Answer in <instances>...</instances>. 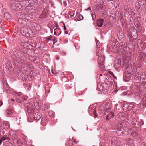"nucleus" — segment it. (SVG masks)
<instances>
[{
    "instance_id": "nucleus-38",
    "label": "nucleus",
    "mask_w": 146,
    "mask_h": 146,
    "mask_svg": "<svg viewBox=\"0 0 146 146\" xmlns=\"http://www.w3.org/2000/svg\"><path fill=\"white\" fill-rule=\"evenodd\" d=\"M143 104V103H142L139 104L137 106V108L140 109L143 108L144 107V106Z\"/></svg>"
},
{
    "instance_id": "nucleus-56",
    "label": "nucleus",
    "mask_w": 146,
    "mask_h": 146,
    "mask_svg": "<svg viewBox=\"0 0 146 146\" xmlns=\"http://www.w3.org/2000/svg\"><path fill=\"white\" fill-rule=\"evenodd\" d=\"M15 100L18 103H20L21 102V100L17 98H15Z\"/></svg>"
},
{
    "instance_id": "nucleus-24",
    "label": "nucleus",
    "mask_w": 146,
    "mask_h": 146,
    "mask_svg": "<svg viewBox=\"0 0 146 146\" xmlns=\"http://www.w3.org/2000/svg\"><path fill=\"white\" fill-rule=\"evenodd\" d=\"M145 56V54L142 52H140L139 53L138 58L141 61L143 60Z\"/></svg>"
},
{
    "instance_id": "nucleus-32",
    "label": "nucleus",
    "mask_w": 146,
    "mask_h": 146,
    "mask_svg": "<svg viewBox=\"0 0 146 146\" xmlns=\"http://www.w3.org/2000/svg\"><path fill=\"white\" fill-rule=\"evenodd\" d=\"M115 65L116 68H119L121 65V64L119 62V61L118 60L117 61H115Z\"/></svg>"
},
{
    "instance_id": "nucleus-12",
    "label": "nucleus",
    "mask_w": 146,
    "mask_h": 146,
    "mask_svg": "<svg viewBox=\"0 0 146 146\" xmlns=\"http://www.w3.org/2000/svg\"><path fill=\"white\" fill-rule=\"evenodd\" d=\"M13 4L14 6L13 7V8L14 10L17 11L21 10V6L19 3L18 2H15Z\"/></svg>"
},
{
    "instance_id": "nucleus-6",
    "label": "nucleus",
    "mask_w": 146,
    "mask_h": 146,
    "mask_svg": "<svg viewBox=\"0 0 146 146\" xmlns=\"http://www.w3.org/2000/svg\"><path fill=\"white\" fill-rule=\"evenodd\" d=\"M131 35L132 38L135 40L137 38L138 33L137 30L135 29H132L131 31Z\"/></svg>"
},
{
    "instance_id": "nucleus-27",
    "label": "nucleus",
    "mask_w": 146,
    "mask_h": 146,
    "mask_svg": "<svg viewBox=\"0 0 146 146\" xmlns=\"http://www.w3.org/2000/svg\"><path fill=\"white\" fill-rule=\"evenodd\" d=\"M4 86H5V92L8 93H11V91L9 89L10 87L7 84H5Z\"/></svg>"
},
{
    "instance_id": "nucleus-49",
    "label": "nucleus",
    "mask_w": 146,
    "mask_h": 146,
    "mask_svg": "<svg viewBox=\"0 0 146 146\" xmlns=\"http://www.w3.org/2000/svg\"><path fill=\"white\" fill-rule=\"evenodd\" d=\"M58 30H59V29L57 27H56V28L54 29V34L55 35H56L57 33L56 31H57Z\"/></svg>"
},
{
    "instance_id": "nucleus-19",
    "label": "nucleus",
    "mask_w": 146,
    "mask_h": 146,
    "mask_svg": "<svg viewBox=\"0 0 146 146\" xmlns=\"http://www.w3.org/2000/svg\"><path fill=\"white\" fill-rule=\"evenodd\" d=\"M128 133H129L130 135L133 136H136L138 134V133L134 129L132 128L130 129Z\"/></svg>"
},
{
    "instance_id": "nucleus-10",
    "label": "nucleus",
    "mask_w": 146,
    "mask_h": 146,
    "mask_svg": "<svg viewBox=\"0 0 146 146\" xmlns=\"http://www.w3.org/2000/svg\"><path fill=\"white\" fill-rule=\"evenodd\" d=\"M29 59L31 62L35 63H38L40 62L39 58L37 57L30 56L29 57Z\"/></svg>"
},
{
    "instance_id": "nucleus-26",
    "label": "nucleus",
    "mask_w": 146,
    "mask_h": 146,
    "mask_svg": "<svg viewBox=\"0 0 146 146\" xmlns=\"http://www.w3.org/2000/svg\"><path fill=\"white\" fill-rule=\"evenodd\" d=\"M121 50L123 51L122 53L123 54H125L126 53V51H127V45L124 44V46L123 47L121 48Z\"/></svg>"
},
{
    "instance_id": "nucleus-7",
    "label": "nucleus",
    "mask_w": 146,
    "mask_h": 146,
    "mask_svg": "<svg viewBox=\"0 0 146 146\" xmlns=\"http://www.w3.org/2000/svg\"><path fill=\"white\" fill-rule=\"evenodd\" d=\"M27 106V112L29 113V115H31L32 113L34 111V108L33 104H29V105Z\"/></svg>"
},
{
    "instance_id": "nucleus-36",
    "label": "nucleus",
    "mask_w": 146,
    "mask_h": 146,
    "mask_svg": "<svg viewBox=\"0 0 146 146\" xmlns=\"http://www.w3.org/2000/svg\"><path fill=\"white\" fill-rule=\"evenodd\" d=\"M48 115L50 117H54L55 116V113L53 111H50L48 113Z\"/></svg>"
},
{
    "instance_id": "nucleus-45",
    "label": "nucleus",
    "mask_w": 146,
    "mask_h": 146,
    "mask_svg": "<svg viewBox=\"0 0 146 146\" xmlns=\"http://www.w3.org/2000/svg\"><path fill=\"white\" fill-rule=\"evenodd\" d=\"M21 99L24 101H26L28 98V97L26 96H23L21 97Z\"/></svg>"
},
{
    "instance_id": "nucleus-52",
    "label": "nucleus",
    "mask_w": 146,
    "mask_h": 146,
    "mask_svg": "<svg viewBox=\"0 0 146 146\" xmlns=\"http://www.w3.org/2000/svg\"><path fill=\"white\" fill-rule=\"evenodd\" d=\"M92 111H93V114L94 115L95 117H96L97 116V115L96 114V111L94 110V109L92 110Z\"/></svg>"
},
{
    "instance_id": "nucleus-50",
    "label": "nucleus",
    "mask_w": 146,
    "mask_h": 146,
    "mask_svg": "<svg viewBox=\"0 0 146 146\" xmlns=\"http://www.w3.org/2000/svg\"><path fill=\"white\" fill-rule=\"evenodd\" d=\"M52 41L53 42V44H54L55 43H56L57 42V38H55L53 39H52Z\"/></svg>"
},
{
    "instance_id": "nucleus-11",
    "label": "nucleus",
    "mask_w": 146,
    "mask_h": 146,
    "mask_svg": "<svg viewBox=\"0 0 146 146\" xmlns=\"http://www.w3.org/2000/svg\"><path fill=\"white\" fill-rule=\"evenodd\" d=\"M99 58L98 59V63L99 65L102 66H103L104 64V57L103 56H102L100 57L99 55H98Z\"/></svg>"
},
{
    "instance_id": "nucleus-9",
    "label": "nucleus",
    "mask_w": 146,
    "mask_h": 146,
    "mask_svg": "<svg viewBox=\"0 0 146 146\" xmlns=\"http://www.w3.org/2000/svg\"><path fill=\"white\" fill-rule=\"evenodd\" d=\"M20 31L23 36H28L30 34L29 33V30L27 28H21Z\"/></svg>"
},
{
    "instance_id": "nucleus-16",
    "label": "nucleus",
    "mask_w": 146,
    "mask_h": 146,
    "mask_svg": "<svg viewBox=\"0 0 146 146\" xmlns=\"http://www.w3.org/2000/svg\"><path fill=\"white\" fill-rule=\"evenodd\" d=\"M25 10L26 12L28 13H33L34 12V9L33 8V6H29L26 7Z\"/></svg>"
},
{
    "instance_id": "nucleus-13",
    "label": "nucleus",
    "mask_w": 146,
    "mask_h": 146,
    "mask_svg": "<svg viewBox=\"0 0 146 146\" xmlns=\"http://www.w3.org/2000/svg\"><path fill=\"white\" fill-rule=\"evenodd\" d=\"M133 104L128 102H125L123 105V107L125 108L128 110H130L133 107Z\"/></svg>"
},
{
    "instance_id": "nucleus-53",
    "label": "nucleus",
    "mask_w": 146,
    "mask_h": 146,
    "mask_svg": "<svg viewBox=\"0 0 146 146\" xmlns=\"http://www.w3.org/2000/svg\"><path fill=\"white\" fill-rule=\"evenodd\" d=\"M94 13V14H93V13L91 14L92 17V18L93 20H94L95 19H96V16L95 14V13Z\"/></svg>"
},
{
    "instance_id": "nucleus-29",
    "label": "nucleus",
    "mask_w": 146,
    "mask_h": 146,
    "mask_svg": "<svg viewBox=\"0 0 146 146\" xmlns=\"http://www.w3.org/2000/svg\"><path fill=\"white\" fill-rule=\"evenodd\" d=\"M124 9L125 10V13L126 15H128L129 13V10L128 7L127 5H125L124 6Z\"/></svg>"
},
{
    "instance_id": "nucleus-43",
    "label": "nucleus",
    "mask_w": 146,
    "mask_h": 146,
    "mask_svg": "<svg viewBox=\"0 0 146 146\" xmlns=\"http://www.w3.org/2000/svg\"><path fill=\"white\" fill-rule=\"evenodd\" d=\"M5 145V146H13L12 144L9 141H6Z\"/></svg>"
},
{
    "instance_id": "nucleus-62",
    "label": "nucleus",
    "mask_w": 146,
    "mask_h": 146,
    "mask_svg": "<svg viewBox=\"0 0 146 146\" xmlns=\"http://www.w3.org/2000/svg\"><path fill=\"white\" fill-rule=\"evenodd\" d=\"M3 102L2 101L0 100V107L2 105Z\"/></svg>"
},
{
    "instance_id": "nucleus-15",
    "label": "nucleus",
    "mask_w": 146,
    "mask_h": 146,
    "mask_svg": "<svg viewBox=\"0 0 146 146\" xmlns=\"http://www.w3.org/2000/svg\"><path fill=\"white\" fill-rule=\"evenodd\" d=\"M47 123V121L45 118H42L41 119V124L42 126H43V127H41V129L42 130H44L45 129L44 126L46 125Z\"/></svg>"
},
{
    "instance_id": "nucleus-57",
    "label": "nucleus",
    "mask_w": 146,
    "mask_h": 146,
    "mask_svg": "<svg viewBox=\"0 0 146 146\" xmlns=\"http://www.w3.org/2000/svg\"><path fill=\"white\" fill-rule=\"evenodd\" d=\"M4 134L3 131V130H0V135H1Z\"/></svg>"
},
{
    "instance_id": "nucleus-39",
    "label": "nucleus",
    "mask_w": 146,
    "mask_h": 146,
    "mask_svg": "<svg viewBox=\"0 0 146 146\" xmlns=\"http://www.w3.org/2000/svg\"><path fill=\"white\" fill-rule=\"evenodd\" d=\"M13 94L18 96H21L22 95V93L20 92H13Z\"/></svg>"
},
{
    "instance_id": "nucleus-30",
    "label": "nucleus",
    "mask_w": 146,
    "mask_h": 146,
    "mask_svg": "<svg viewBox=\"0 0 146 146\" xmlns=\"http://www.w3.org/2000/svg\"><path fill=\"white\" fill-rule=\"evenodd\" d=\"M132 124L135 127L137 126V127L139 125L138 122L135 119H133V120Z\"/></svg>"
},
{
    "instance_id": "nucleus-64",
    "label": "nucleus",
    "mask_w": 146,
    "mask_h": 146,
    "mask_svg": "<svg viewBox=\"0 0 146 146\" xmlns=\"http://www.w3.org/2000/svg\"><path fill=\"white\" fill-rule=\"evenodd\" d=\"M64 29L65 30H66V27H65V24H64Z\"/></svg>"
},
{
    "instance_id": "nucleus-41",
    "label": "nucleus",
    "mask_w": 146,
    "mask_h": 146,
    "mask_svg": "<svg viewBox=\"0 0 146 146\" xmlns=\"http://www.w3.org/2000/svg\"><path fill=\"white\" fill-rule=\"evenodd\" d=\"M97 89L98 91L101 90H102L103 87L100 84H99L97 85Z\"/></svg>"
},
{
    "instance_id": "nucleus-28",
    "label": "nucleus",
    "mask_w": 146,
    "mask_h": 146,
    "mask_svg": "<svg viewBox=\"0 0 146 146\" xmlns=\"http://www.w3.org/2000/svg\"><path fill=\"white\" fill-rule=\"evenodd\" d=\"M16 131H11L10 133V137L13 138L15 137L16 135Z\"/></svg>"
},
{
    "instance_id": "nucleus-59",
    "label": "nucleus",
    "mask_w": 146,
    "mask_h": 146,
    "mask_svg": "<svg viewBox=\"0 0 146 146\" xmlns=\"http://www.w3.org/2000/svg\"><path fill=\"white\" fill-rule=\"evenodd\" d=\"M123 42H121L119 44V47H121V46H123Z\"/></svg>"
},
{
    "instance_id": "nucleus-61",
    "label": "nucleus",
    "mask_w": 146,
    "mask_h": 146,
    "mask_svg": "<svg viewBox=\"0 0 146 146\" xmlns=\"http://www.w3.org/2000/svg\"><path fill=\"white\" fill-rule=\"evenodd\" d=\"M91 10V8L90 7H89V8H88L87 9H85V10Z\"/></svg>"
},
{
    "instance_id": "nucleus-47",
    "label": "nucleus",
    "mask_w": 146,
    "mask_h": 146,
    "mask_svg": "<svg viewBox=\"0 0 146 146\" xmlns=\"http://www.w3.org/2000/svg\"><path fill=\"white\" fill-rule=\"evenodd\" d=\"M71 141L73 142L74 143L76 144H77L78 142V141H76V139L73 138H72Z\"/></svg>"
},
{
    "instance_id": "nucleus-18",
    "label": "nucleus",
    "mask_w": 146,
    "mask_h": 146,
    "mask_svg": "<svg viewBox=\"0 0 146 146\" xmlns=\"http://www.w3.org/2000/svg\"><path fill=\"white\" fill-rule=\"evenodd\" d=\"M76 15L75 16V17L74 18V20H76L78 21H80L82 20L83 18V16L81 14H80L78 13H78L77 12H76Z\"/></svg>"
},
{
    "instance_id": "nucleus-22",
    "label": "nucleus",
    "mask_w": 146,
    "mask_h": 146,
    "mask_svg": "<svg viewBox=\"0 0 146 146\" xmlns=\"http://www.w3.org/2000/svg\"><path fill=\"white\" fill-rule=\"evenodd\" d=\"M126 143L128 146H135L133 143V140L131 139H128L126 140Z\"/></svg>"
},
{
    "instance_id": "nucleus-46",
    "label": "nucleus",
    "mask_w": 146,
    "mask_h": 146,
    "mask_svg": "<svg viewBox=\"0 0 146 146\" xmlns=\"http://www.w3.org/2000/svg\"><path fill=\"white\" fill-rule=\"evenodd\" d=\"M110 105L108 106L107 105L106 106V108L107 109H108V110L109 111H110V110H111V106L110 105V104H109Z\"/></svg>"
},
{
    "instance_id": "nucleus-42",
    "label": "nucleus",
    "mask_w": 146,
    "mask_h": 146,
    "mask_svg": "<svg viewBox=\"0 0 146 146\" xmlns=\"http://www.w3.org/2000/svg\"><path fill=\"white\" fill-rule=\"evenodd\" d=\"M27 142L25 139H23L22 141V145L21 146H27L26 144Z\"/></svg>"
},
{
    "instance_id": "nucleus-21",
    "label": "nucleus",
    "mask_w": 146,
    "mask_h": 146,
    "mask_svg": "<svg viewBox=\"0 0 146 146\" xmlns=\"http://www.w3.org/2000/svg\"><path fill=\"white\" fill-rule=\"evenodd\" d=\"M96 22L98 26L99 27H101L103 25L104 20L101 19H99L97 20Z\"/></svg>"
},
{
    "instance_id": "nucleus-25",
    "label": "nucleus",
    "mask_w": 146,
    "mask_h": 146,
    "mask_svg": "<svg viewBox=\"0 0 146 146\" xmlns=\"http://www.w3.org/2000/svg\"><path fill=\"white\" fill-rule=\"evenodd\" d=\"M34 104L36 107H39L40 106L38 98H36L34 99Z\"/></svg>"
},
{
    "instance_id": "nucleus-37",
    "label": "nucleus",
    "mask_w": 146,
    "mask_h": 146,
    "mask_svg": "<svg viewBox=\"0 0 146 146\" xmlns=\"http://www.w3.org/2000/svg\"><path fill=\"white\" fill-rule=\"evenodd\" d=\"M3 126L6 129H8L10 127L9 124L8 122L4 123L3 124Z\"/></svg>"
},
{
    "instance_id": "nucleus-31",
    "label": "nucleus",
    "mask_w": 146,
    "mask_h": 146,
    "mask_svg": "<svg viewBox=\"0 0 146 146\" xmlns=\"http://www.w3.org/2000/svg\"><path fill=\"white\" fill-rule=\"evenodd\" d=\"M13 112V110L10 108L8 109L6 111V114L8 115H10Z\"/></svg>"
},
{
    "instance_id": "nucleus-14",
    "label": "nucleus",
    "mask_w": 146,
    "mask_h": 146,
    "mask_svg": "<svg viewBox=\"0 0 146 146\" xmlns=\"http://www.w3.org/2000/svg\"><path fill=\"white\" fill-rule=\"evenodd\" d=\"M48 14V11L47 9H44L41 14L39 18L43 19L46 17Z\"/></svg>"
},
{
    "instance_id": "nucleus-2",
    "label": "nucleus",
    "mask_w": 146,
    "mask_h": 146,
    "mask_svg": "<svg viewBox=\"0 0 146 146\" xmlns=\"http://www.w3.org/2000/svg\"><path fill=\"white\" fill-rule=\"evenodd\" d=\"M18 15L19 16V19H18V21L19 23L21 22L22 23H25V22H26L28 23L29 21V20L28 19L27 15L23 13H19Z\"/></svg>"
},
{
    "instance_id": "nucleus-4",
    "label": "nucleus",
    "mask_w": 146,
    "mask_h": 146,
    "mask_svg": "<svg viewBox=\"0 0 146 146\" xmlns=\"http://www.w3.org/2000/svg\"><path fill=\"white\" fill-rule=\"evenodd\" d=\"M140 82L143 84L145 88L146 87V74L144 72L142 73L140 76Z\"/></svg>"
},
{
    "instance_id": "nucleus-35",
    "label": "nucleus",
    "mask_w": 146,
    "mask_h": 146,
    "mask_svg": "<svg viewBox=\"0 0 146 146\" xmlns=\"http://www.w3.org/2000/svg\"><path fill=\"white\" fill-rule=\"evenodd\" d=\"M53 38V37L52 36L50 35L47 37L45 38L46 40V41L48 42L49 40L52 41Z\"/></svg>"
},
{
    "instance_id": "nucleus-34",
    "label": "nucleus",
    "mask_w": 146,
    "mask_h": 146,
    "mask_svg": "<svg viewBox=\"0 0 146 146\" xmlns=\"http://www.w3.org/2000/svg\"><path fill=\"white\" fill-rule=\"evenodd\" d=\"M9 139L10 138L9 136L5 135L3 136L0 140L2 142V141L3 140H9Z\"/></svg>"
},
{
    "instance_id": "nucleus-51",
    "label": "nucleus",
    "mask_w": 146,
    "mask_h": 146,
    "mask_svg": "<svg viewBox=\"0 0 146 146\" xmlns=\"http://www.w3.org/2000/svg\"><path fill=\"white\" fill-rule=\"evenodd\" d=\"M5 15L6 16H7V18L8 19L10 18V17H11V15H10L8 13H7L5 14Z\"/></svg>"
},
{
    "instance_id": "nucleus-54",
    "label": "nucleus",
    "mask_w": 146,
    "mask_h": 146,
    "mask_svg": "<svg viewBox=\"0 0 146 146\" xmlns=\"http://www.w3.org/2000/svg\"><path fill=\"white\" fill-rule=\"evenodd\" d=\"M124 115V113L123 112H120L119 113L118 116L119 117H122Z\"/></svg>"
},
{
    "instance_id": "nucleus-58",
    "label": "nucleus",
    "mask_w": 146,
    "mask_h": 146,
    "mask_svg": "<svg viewBox=\"0 0 146 146\" xmlns=\"http://www.w3.org/2000/svg\"><path fill=\"white\" fill-rule=\"evenodd\" d=\"M109 74L110 75L112 76H114V74L112 72H111V71H109Z\"/></svg>"
},
{
    "instance_id": "nucleus-8",
    "label": "nucleus",
    "mask_w": 146,
    "mask_h": 146,
    "mask_svg": "<svg viewBox=\"0 0 146 146\" xmlns=\"http://www.w3.org/2000/svg\"><path fill=\"white\" fill-rule=\"evenodd\" d=\"M131 73L128 72V71H127V72L125 71L123 78V80L125 82L128 81L131 78Z\"/></svg>"
},
{
    "instance_id": "nucleus-17",
    "label": "nucleus",
    "mask_w": 146,
    "mask_h": 146,
    "mask_svg": "<svg viewBox=\"0 0 146 146\" xmlns=\"http://www.w3.org/2000/svg\"><path fill=\"white\" fill-rule=\"evenodd\" d=\"M33 117L34 120H38L41 118V114L40 113H36L33 115Z\"/></svg>"
},
{
    "instance_id": "nucleus-33",
    "label": "nucleus",
    "mask_w": 146,
    "mask_h": 146,
    "mask_svg": "<svg viewBox=\"0 0 146 146\" xmlns=\"http://www.w3.org/2000/svg\"><path fill=\"white\" fill-rule=\"evenodd\" d=\"M49 108L48 105L46 104H44L42 106V109L43 111L46 110Z\"/></svg>"
},
{
    "instance_id": "nucleus-3",
    "label": "nucleus",
    "mask_w": 146,
    "mask_h": 146,
    "mask_svg": "<svg viewBox=\"0 0 146 146\" xmlns=\"http://www.w3.org/2000/svg\"><path fill=\"white\" fill-rule=\"evenodd\" d=\"M13 53L14 56L16 57V58H15L13 59V61L14 62V60L15 59L16 60L19 59L20 60L21 57V56L22 54L24 53H22L21 51L19 50H15L13 52Z\"/></svg>"
},
{
    "instance_id": "nucleus-40",
    "label": "nucleus",
    "mask_w": 146,
    "mask_h": 146,
    "mask_svg": "<svg viewBox=\"0 0 146 146\" xmlns=\"http://www.w3.org/2000/svg\"><path fill=\"white\" fill-rule=\"evenodd\" d=\"M41 44H42V43H37L36 45H35L34 44V45H33L32 46H37V47H38L39 48H41L42 46H41ZM42 48H44V46H43V47H42Z\"/></svg>"
},
{
    "instance_id": "nucleus-60",
    "label": "nucleus",
    "mask_w": 146,
    "mask_h": 146,
    "mask_svg": "<svg viewBox=\"0 0 146 146\" xmlns=\"http://www.w3.org/2000/svg\"><path fill=\"white\" fill-rule=\"evenodd\" d=\"M109 116L108 115L106 116V120H109V118H108Z\"/></svg>"
},
{
    "instance_id": "nucleus-63",
    "label": "nucleus",
    "mask_w": 146,
    "mask_h": 146,
    "mask_svg": "<svg viewBox=\"0 0 146 146\" xmlns=\"http://www.w3.org/2000/svg\"><path fill=\"white\" fill-rule=\"evenodd\" d=\"M130 66L129 64H127V65H126V66H125V67H126V68H128L129 66Z\"/></svg>"
},
{
    "instance_id": "nucleus-20",
    "label": "nucleus",
    "mask_w": 146,
    "mask_h": 146,
    "mask_svg": "<svg viewBox=\"0 0 146 146\" xmlns=\"http://www.w3.org/2000/svg\"><path fill=\"white\" fill-rule=\"evenodd\" d=\"M135 60L134 58H132L130 59V63L131 66H133V68H134V71H135V70H137L136 68H135L136 67V65L135 64Z\"/></svg>"
},
{
    "instance_id": "nucleus-48",
    "label": "nucleus",
    "mask_w": 146,
    "mask_h": 146,
    "mask_svg": "<svg viewBox=\"0 0 146 146\" xmlns=\"http://www.w3.org/2000/svg\"><path fill=\"white\" fill-rule=\"evenodd\" d=\"M45 91L46 93H48L49 91V87H48V86H45Z\"/></svg>"
},
{
    "instance_id": "nucleus-1",
    "label": "nucleus",
    "mask_w": 146,
    "mask_h": 146,
    "mask_svg": "<svg viewBox=\"0 0 146 146\" xmlns=\"http://www.w3.org/2000/svg\"><path fill=\"white\" fill-rule=\"evenodd\" d=\"M20 60L19 59H14V68L20 69L22 68L23 66V69L25 73L31 71V70L32 67V66L31 63L28 61L25 54L23 53L22 54Z\"/></svg>"
},
{
    "instance_id": "nucleus-44",
    "label": "nucleus",
    "mask_w": 146,
    "mask_h": 146,
    "mask_svg": "<svg viewBox=\"0 0 146 146\" xmlns=\"http://www.w3.org/2000/svg\"><path fill=\"white\" fill-rule=\"evenodd\" d=\"M143 101L144 103H146V93L145 94L143 98Z\"/></svg>"
},
{
    "instance_id": "nucleus-23",
    "label": "nucleus",
    "mask_w": 146,
    "mask_h": 146,
    "mask_svg": "<svg viewBox=\"0 0 146 146\" xmlns=\"http://www.w3.org/2000/svg\"><path fill=\"white\" fill-rule=\"evenodd\" d=\"M133 78L135 80H138L140 78V75L139 72L136 71L134 75Z\"/></svg>"
},
{
    "instance_id": "nucleus-55",
    "label": "nucleus",
    "mask_w": 146,
    "mask_h": 146,
    "mask_svg": "<svg viewBox=\"0 0 146 146\" xmlns=\"http://www.w3.org/2000/svg\"><path fill=\"white\" fill-rule=\"evenodd\" d=\"M69 14L70 16V17L71 18L73 17H74V15L75 14V12L74 13L73 15L71 14V12H69Z\"/></svg>"
},
{
    "instance_id": "nucleus-5",
    "label": "nucleus",
    "mask_w": 146,
    "mask_h": 146,
    "mask_svg": "<svg viewBox=\"0 0 146 146\" xmlns=\"http://www.w3.org/2000/svg\"><path fill=\"white\" fill-rule=\"evenodd\" d=\"M31 27L34 32L38 31L40 29V25L35 23H32L31 24Z\"/></svg>"
}]
</instances>
